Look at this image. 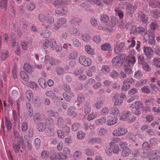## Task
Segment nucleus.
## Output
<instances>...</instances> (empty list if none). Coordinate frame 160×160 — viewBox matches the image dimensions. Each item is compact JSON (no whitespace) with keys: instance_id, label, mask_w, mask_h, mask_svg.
Returning a JSON list of instances; mask_svg holds the SVG:
<instances>
[{"instance_id":"55","label":"nucleus","mask_w":160,"mask_h":160,"mask_svg":"<svg viewBox=\"0 0 160 160\" xmlns=\"http://www.w3.org/2000/svg\"><path fill=\"white\" fill-rule=\"evenodd\" d=\"M119 74V73L116 70H113L110 73L109 75L112 78L115 79L118 77Z\"/></svg>"},{"instance_id":"25","label":"nucleus","mask_w":160,"mask_h":160,"mask_svg":"<svg viewBox=\"0 0 160 160\" xmlns=\"http://www.w3.org/2000/svg\"><path fill=\"white\" fill-rule=\"evenodd\" d=\"M8 0H1L0 2V8L6 11L7 9Z\"/></svg>"},{"instance_id":"47","label":"nucleus","mask_w":160,"mask_h":160,"mask_svg":"<svg viewBox=\"0 0 160 160\" xmlns=\"http://www.w3.org/2000/svg\"><path fill=\"white\" fill-rule=\"evenodd\" d=\"M142 68L144 70L149 72L151 71V68L147 62L142 65Z\"/></svg>"},{"instance_id":"9","label":"nucleus","mask_w":160,"mask_h":160,"mask_svg":"<svg viewBox=\"0 0 160 160\" xmlns=\"http://www.w3.org/2000/svg\"><path fill=\"white\" fill-rule=\"evenodd\" d=\"M112 100L115 101L114 104L115 106L120 105L123 102V100L119 98L118 93H116L112 98Z\"/></svg>"},{"instance_id":"15","label":"nucleus","mask_w":160,"mask_h":160,"mask_svg":"<svg viewBox=\"0 0 160 160\" xmlns=\"http://www.w3.org/2000/svg\"><path fill=\"white\" fill-rule=\"evenodd\" d=\"M61 7L58 8L55 10V12L56 14L58 15L65 14L67 12L68 9L65 7H63L62 8Z\"/></svg>"},{"instance_id":"37","label":"nucleus","mask_w":160,"mask_h":160,"mask_svg":"<svg viewBox=\"0 0 160 160\" xmlns=\"http://www.w3.org/2000/svg\"><path fill=\"white\" fill-rule=\"evenodd\" d=\"M128 57L129 58V59L128 62V63L130 66L131 65H132L135 63L136 62V60L134 56L131 55H129Z\"/></svg>"},{"instance_id":"39","label":"nucleus","mask_w":160,"mask_h":160,"mask_svg":"<svg viewBox=\"0 0 160 160\" xmlns=\"http://www.w3.org/2000/svg\"><path fill=\"white\" fill-rule=\"evenodd\" d=\"M146 30L145 28L142 27H137L134 30V31L138 32V33L143 34L144 33Z\"/></svg>"},{"instance_id":"29","label":"nucleus","mask_w":160,"mask_h":160,"mask_svg":"<svg viewBox=\"0 0 160 160\" xmlns=\"http://www.w3.org/2000/svg\"><path fill=\"white\" fill-rule=\"evenodd\" d=\"M6 126L8 130H10L12 128V123L9 119L5 116Z\"/></svg>"},{"instance_id":"43","label":"nucleus","mask_w":160,"mask_h":160,"mask_svg":"<svg viewBox=\"0 0 160 160\" xmlns=\"http://www.w3.org/2000/svg\"><path fill=\"white\" fill-rule=\"evenodd\" d=\"M117 122V119L115 117L112 118L107 121V124L108 125H112Z\"/></svg>"},{"instance_id":"56","label":"nucleus","mask_w":160,"mask_h":160,"mask_svg":"<svg viewBox=\"0 0 160 160\" xmlns=\"http://www.w3.org/2000/svg\"><path fill=\"white\" fill-rule=\"evenodd\" d=\"M47 15H45L42 14H39L38 15L39 20L42 22H45L46 21Z\"/></svg>"},{"instance_id":"31","label":"nucleus","mask_w":160,"mask_h":160,"mask_svg":"<svg viewBox=\"0 0 160 160\" xmlns=\"http://www.w3.org/2000/svg\"><path fill=\"white\" fill-rule=\"evenodd\" d=\"M140 90L142 92L147 94H149L151 92L150 87L148 85L144 86L142 88H141Z\"/></svg>"},{"instance_id":"45","label":"nucleus","mask_w":160,"mask_h":160,"mask_svg":"<svg viewBox=\"0 0 160 160\" xmlns=\"http://www.w3.org/2000/svg\"><path fill=\"white\" fill-rule=\"evenodd\" d=\"M149 38L150 39L148 41V43L151 46H154L155 45V36L154 35H153L152 36L149 37Z\"/></svg>"},{"instance_id":"2","label":"nucleus","mask_w":160,"mask_h":160,"mask_svg":"<svg viewBox=\"0 0 160 160\" xmlns=\"http://www.w3.org/2000/svg\"><path fill=\"white\" fill-rule=\"evenodd\" d=\"M12 143V147L15 152H19L20 149L22 147V148L24 147V143L23 140H13Z\"/></svg>"},{"instance_id":"42","label":"nucleus","mask_w":160,"mask_h":160,"mask_svg":"<svg viewBox=\"0 0 160 160\" xmlns=\"http://www.w3.org/2000/svg\"><path fill=\"white\" fill-rule=\"evenodd\" d=\"M138 62L140 65H142L146 63L145 61L144 57L142 55H140L138 56Z\"/></svg>"},{"instance_id":"49","label":"nucleus","mask_w":160,"mask_h":160,"mask_svg":"<svg viewBox=\"0 0 160 160\" xmlns=\"http://www.w3.org/2000/svg\"><path fill=\"white\" fill-rule=\"evenodd\" d=\"M46 95L47 96L50 97L51 98H55L57 97L56 94L52 91H49L46 92Z\"/></svg>"},{"instance_id":"44","label":"nucleus","mask_w":160,"mask_h":160,"mask_svg":"<svg viewBox=\"0 0 160 160\" xmlns=\"http://www.w3.org/2000/svg\"><path fill=\"white\" fill-rule=\"evenodd\" d=\"M103 106L102 101H100L96 102L93 105V107L97 109H100Z\"/></svg>"},{"instance_id":"22","label":"nucleus","mask_w":160,"mask_h":160,"mask_svg":"<svg viewBox=\"0 0 160 160\" xmlns=\"http://www.w3.org/2000/svg\"><path fill=\"white\" fill-rule=\"evenodd\" d=\"M118 19L114 17H112L111 18L110 21L109 22V25L108 26H111L112 27H114L118 23Z\"/></svg>"},{"instance_id":"53","label":"nucleus","mask_w":160,"mask_h":160,"mask_svg":"<svg viewBox=\"0 0 160 160\" xmlns=\"http://www.w3.org/2000/svg\"><path fill=\"white\" fill-rule=\"evenodd\" d=\"M85 100V98L83 95L82 94H79L77 97V102L80 103H82Z\"/></svg>"},{"instance_id":"14","label":"nucleus","mask_w":160,"mask_h":160,"mask_svg":"<svg viewBox=\"0 0 160 160\" xmlns=\"http://www.w3.org/2000/svg\"><path fill=\"white\" fill-rule=\"evenodd\" d=\"M131 115V112L129 111H124L123 112V114L120 118V119L123 121L128 122V119Z\"/></svg>"},{"instance_id":"3","label":"nucleus","mask_w":160,"mask_h":160,"mask_svg":"<svg viewBox=\"0 0 160 160\" xmlns=\"http://www.w3.org/2000/svg\"><path fill=\"white\" fill-rule=\"evenodd\" d=\"M127 129L121 126L119 127L117 129L114 130L112 134L114 136H118L125 135L127 132Z\"/></svg>"},{"instance_id":"21","label":"nucleus","mask_w":160,"mask_h":160,"mask_svg":"<svg viewBox=\"0 0 160 160\" xmlns=\"http://www.w3.org/2000/svg\"><path fill=\"white\" fill-rule=\"evenodd\" d=\"M24 70L29 73H32L33 71V68L32 66L28 63H25L24 66Z\"/></svg>"},{"instance_id":"33","label":"nucleus","mask_w":160,"mask_h":160,"mask_svg":"<svg viewBox=\"0 0 160 160\" xmlns=\"http://www.w3.org/2000/svg\"><path fill=\"white\" fill-rule=\"evenodd\" d=\"M110 114L115 115H118L119 114V111L118 109L116 107L112 108L109 111Z\"/></svg>"},{"instance_id":"7","label":"nucleus","mask_w":160,"mask_h":160,"mask_svg":"<svg viewBox=\"0 0 160 160\" xmlns=\"http://www.w3.org/2000/svg\"><path fill=\"white\" fill-rule=\"evenodd\" d=\"M52 152V151L50 152V158H52L53 159L55 158L59 160H63L66 159L67 158V156L61 152L57 153L55 155L53 153V156L52 155L51 156Z\"/></svg>"},{"instance_id":"23","label":"nucleus","mask_w":160,"mask_h":160,"mask_svg":"<svg viewBox=\"0 0 160 160\" xmlns=\"http://www.w3.org/2000/svg\"><path fill=\"white\" fill-rule=\"evenodd\" d=\"M100 20L101 21L105 22L106 25H109L108 24L109 17L108 15H102L101 16Z\"/></svg>"},{"instance_id":"38","label":"nucleus","mask_w":160,"mask_h":160,"mask_svg":"<svg viewBox=\"0 0 160 160\" xmlns=\"http://www.w3.org/2000/svg\"><path fill=\"white\" fill-rule=\"evenodd\" d=\"M56 71L57 74L58 75H62L65 73L64 68L61 66L57 67L56 69Z\"/></svg>"},{"instance_id":"17","label":"nucleus","mask_w":160,"mask_h":160,"mask_svg":"<svg viewBox=\"0 0 160 160\" xmlns=\"http://www.w3.org/2000/svg\"><path fill=\"white\" fill-rule=\"evenodd\" d=\"M75 108L73 106L69 107L67 111L68 115L70 116L74 117L76 115V113L75 112Z\"/></svg>"},{"instance_id":"20","label":"nucleus","mask_w":160,"mask_h":160,"mask_svg":"<svg viewBox=\"0 0 160 160\" xmlns=\"http://www.w3.org/2000/svg\"><path fill=\"white\" fill-rule=\"evenodd\" d=\"M42 119L43 118L41 117L40 113H36L34 114L33 119L35 123H37L38 122L41 121Z\"/></svg>"},{"instance_id":"36","label":"nucleus","mask_w":160,"mask_h":160,"mask_svg":"<svg viewBox=\"0 0 160 160\" xmlns=\"http://www.w3.org/2000/svg\"><path fill=\"white\" fill-rule=\"evenodd\" d=\"M63 123V118L61 117H59L57 119L56 125L58 127H62Z\"/></svg>"},{"instance_id":"50","label":"nucleus","mask_w":160,"mask_h":160,"mask_svg":"<svg viewBox=\"0 0 160 160\" xmlns=\"http://www.w3.org/2000/svg\"><path fill=\"white\" fill-rule=\"evenodd\" d=\"M49 41L48 44H49V46L52 48H53L57 46L56 42L53 39H50L49 40Z\"/></svg>"},{"instance_id":"13","label":"nucleus","mask_w":160,"mask_h":160,"mask_svg":"<svg viewBox=\"0 0 160 160\" xmlns=\"http://www.w3.org/2000/svg\"><path fill=\"white\" fill-rule=\"evenodd\" d=\"M101 49L103 51H108V52H112V48L110 44L108 43H106L101 46Z\"/></svg>"},{"instance_id":"63","label":"nucleus","mask_w":160,"mask_h":160,"mask_svg":"<svg viewBox=\"0 0 160 160\" xmlns=\"http://www.w3.org/2000/svg\"><path fill=\"white\" fill-rule=\"evenodd\" d=\"M47 19L46 22L51 24L54 22V19L53 17L49 16V14H48L47 15Z\"/></svg>"},{"instance_id":"10","label":"nucleus","mask_w":160,"mask_h":160,"mask_svg":"<svg viewBox=\"0 0 160 160\" xmlns=\"http://www.w3.org/2000/svg\"><path fill=\"white\" fill-rule=\"evenodd\" d=\"M114 142H111L109 145L107 146L105 149V152L107 154L108 156H111L112 155V147H113L114 146Z\"/></svg>"},{"instance_id":"51","label":"nucleus","mask_w":160,"mask_h":160,"mask_svg":"<svg viewBox=\"0 0 160 160\" xmlns=\"http://www.w3.org/2000/svg\"><path fill=\"white\" fill-rule=\"evenodd\" d=\"M58 137L59 138H64V132L63 130L61 129L58 130L57 131Z\"/></svg>"},{"instance_id":"32","label":"nucleus","mask_w":160,"mask_h":160,"mask_svg":"<svg viewBox=\"0 0 160 160\" xmlns=\"http://www.w3.org/2000/svg\"><path fill=\"white\" fill-rule=\"evenodd\" d=\"M136 135L132 132H129L128 135L127 137L129 140L136 142Z\"/></svg>"},{"instance_id":"35","label":"nucleus","mask_w":160,"mask_h":160,"mask_svg":"<svg viewBox=\"0 0 160 160\" xmlns=\"http://www.w3.org/2000/svg\"><path fill=\"white\" fill-rule=\"evenodd\" d=\"M56 133V131L53 128H49L47 132V135L49 137L54 136Z\"/></svg>"},{"instance_id":"24","label":"nucleus","mask_w":160,"mask_h":160,"mask_svg":"<svg viewBox=\"0 0 160 160\" xmlns=\"http://www.w3.org/2000/svg\"><path fill=\"white\" fill-rule=\"evenodd\" d=\"M82 21L81 18H74L71 20V23L72 24L76 25H79Z\"/></svg>"},{"instance_id":"57","label":"nucleus","mask_w":160,"mask_h":160,"mask_svg":"<svg viewBox=\"0 0 160 160\" xmlns=\"http://www.w3.org/2000/svg\"><path fill=\"white\" fill-rule=\"evenodd\" d=\"M35 7L36 5L35 3L34 2H32L27 5V8L28 10H32L35 8Z\"/></svg>"},{"instance_id":"12","label":"nucleus","mask_w":160,"mask_h":160,"mask_svg":"<svg viewBox=\"0 0 160 160\" xmlns=\"http://www.w3.org/2000/svg\"><path fill=\"white\" fill-rule=\"evenodd\" d=\"M137 8V6H134L130 3L128 4L126 7V9L128 11V13H133Z\"/></svg>"},{"instance_id":"19","label":"nucleus","mask_w":160,"mask_h":160,"mask_svg":"<svg viewBox=\"0 0 160 160\" xmlns=\"http://www.w3.org/2000/svg\"><path fill=\"white\" fill-rule=\"evenodd\" d=\"M110 70V66L107 65H103L101 69L102 72L105 74L109 73Z\"/></svg>"},{"instance_id":"48","label":"nucleus","mask_w":160,"mask_h":160,"mask_svg":"<svg viewBox=\"0 0 160 160\" xmlns=\"http://www.w3.org/2000/svg\"><path fill=\"white\" fill-rule=\"evenodd\" d=\"M42 35L45 38H49L51 35V32L48 30H44L43 31Z\"/></svg>"},{"instance_id":"34","label":"nucleus","mask_w":160,"mask_h":160,"mask_svg":"<svg viewBox=\"0 0 160 160\" xmlns=\"http://www.w3.org/2000/svg\"><path fill=\"white\" fill-rule=\"evenodd\" d=\"M13 133L15 139L14 140H23L22 137L19 135V132L17 130L14 129L13 130Z\"/></svg>"},{"instance_id":"40","label":"nucleus","mask_w":160,"mask_h":160,"mask_svg":"<svg viewBox=\"0 0 160 160\" xmlns=\"http://www.w3.org/2000/svg\"><path fill=\"white\" fill-rule=\"evenodd\" d=\"M69 32L71 34H76V35L79 34V32L78 29L75 27H72L70 28Z\"/></svg>"},{"instance_id":"59","label":"nucleus","mask_w":160,"mask_h":160,"mask_svg":"<svg viewBox=\"0 0 160 160\" xmlns=\"http://www.w3.org/2000/svg\"><path fill=\"white\" fill-rule=\"evenodd\" d=\"M85 50L88 53L90 54H93L94 53V51L90 46L88 45H86L85 47Z\"/></svg>"},{"instance_id":"64","label":"nucleus","mask_w":160,"mask_h":160,"mask_svg":"<svg viewBox=\"0 0 160 160\" xmlns=\"http://www.w3.org/2000/svg\"><path fill=\"white\" fill-rule=\"evenodd\" d=\"M85 136V133L81 131H79L77 134V138L79 139H82L84 138Z\"/></svg>"},{"instance_id":"1","label":"nucleus","mask_w":160,"mask_h":160,"mask_svg":"<svg viewBox=\"0 0 160 160\" xmlns=\"http://www.w3.org/2000/svg\"><path fill=\"white\" fill-rule=\"evenodd\" d=\"M125 55L121 54L119 56L116 57L112 59V65L113 67H121L125 65Z\"/></svg>"},{"instance_id":"18","label":"nucleus","mask_w":160,"mask_h":160,"mask_svg":"<svg viewBox=\"0 0 160 160\" xmlns=\"http://www.w3.org/2000/svg\"><path fill=\"white\" fill-rule=\"evenodd\" d=\"M131 152V150L128 147H125L122 149L121 155L123 157L129 156Z\"/></svg>"},{"instance_id":"46","label":"nucleus","mask_w":160,"mask_h":160,"mask_svg":"<svg viewBox=\"0 0 160 160\" xmlns=\"http://www.w3.org/2000/svg\"><path fill=\"white\" fill-rule=\"evenodd\" d=\"M60 0H56L53 3L55 7L56 8H62L63 6Z\"/></svg>"},{"instance_id":"54","label":"nucleus","mask_w":160,"mask_h":160,"mask_svg":"<svg viewBox=\"0 0 160 160\" xmlns=\"http://www.w3.org/2000/svg\"><path fill=\"white\" fill-rule=\"evenodd\" d=\"M141 18L142 23L144 24L146 23L148 21V17L146 16L144 13L142 12V15L141 16Z\"/></svg>"},{"instance_id":"8","label":"nucleus","mask_w":160,"mask_h":160,"mask_svg":"<svg viewBox=\"0 0 160 160\" xmlns=\"http://www.w3.org/2000/svg\"><path fill=\"white\" fill-rule=\"evenodd\" d=\"M66 18H59L57 21V24L54 26V29L56 30L60 28L66 22Z\"/></svg>"},{"instance_id":"62","label":"nucleus","mask_w":160,"mask_h":160,"mask_svg":"<svg viewBox=\"0 0 160 160\" xmlns=\"http://www.w3.org/2000/svg\"><path fill=\"white\" fill-rule=\"evenodd\" d=\"M123 85L122 88V92H126L130 88V86L129 84L127 83H124L123 82Z\"/></svg>"},{"instance_id":"28","label":"nucleus","mask_w":160,"mask_h":160,"mask_svg":"<svg viewBox=\"0 0 160 160\" xmlns=\"http://www.w3.org/2000/svg\"><path fill=\"white\" fill-rule=\"evenodd\" d=\"M20 75L21 78L25 82L29 80V77L28 75L24 71H22L20 73Z\"/></svg>"},{"instance_id":"6","label":"nucleus","mask_w":160,"mask_h":160,"mask_svg":"<svg viewBox=\"0 0 160 160\" xmlns=\"http://www.w3.org/2000/svg\"><path fill=\"white\" fill-rule=\"evenodd\" d=\"M125 43L123 42L118 43L116 42L114 46V52L116 54H118L122 52L124 50Z\"/></svg>"},{"instance_id":"27","label":"nucleus","mask_w":160,"mask_h":160,"mask_svg":"<svg viewBox=\"0 0 160 160\" xmlns=\"http://www.w3.org/2000/svg\"><path fill=\"white\" fill-rule=\"evenodd\" d=\"M46 128V125L43 122H39L38 125L37 129L39 132L45 130Z\"/></svg>"},{"instance_id":"52","label":"nucleus","mask_w":160,"mask_h":160,"mask_svg":"<svg viewBox=\"0 0 160 160\" xmlns=\"http://www.w3.org/2000/svg\"><path fill=\"white\" fill-rule=\"evenodd\" d=\"M142 106L143 105L141 102H135L134 107L133 108L141 109Z\"/></svg>"},{"instance_id":"61","label":"nucleus","mask_w":160,"mask_h":160,"mask_svg":"<svg viewBox=\"0 0 160 160\" xmlns=\"http://www.w3.org/2000/svg\"><path fill=\"white\" fill-rule=\"evenodd\" d=\"M26 95L27 99L29 100H30L32 97V91L29 90H27L26 93Z\"/></svg>"},{"instance_id":"26","label":"nucleus","mask_w":160,"mask_h":160,"mask_svg":"<svg viewBox=\"0 0 160 160\" xmlns=\"http://www.w3.org/2000/svg\"><path fill=\"white\" fill-rule=\"evenodd\" d=\"M106 122L105 117H102L100 119H97L95 121V123L97 125H102Z\"/></svg>"},{"instance_id":"4","label":"nucleus","mask_w":160,"mask_h":160,"mask_svg":"<svg viewBox=\"0 0 160 160\" xmlns=\"http://www.w3.org/2000/svg\"><path fill=\"white\" fill-rule=\"evenodd\" d=\"M79 62L83 65L85 66H89L92 63L91 60L86 56H81L79 58Z\"/></svg>"},{"instance_id":"11","label":"nucleus","mask_w":160,"mask_h":160,"mask_svg":"<svg viewBox=\"0 0 160 160\" xmlns=\"http://www.w3.org/2000/svg\"><path fill=\"white\" fill-rule=\"evenodd\" d=\"M143 51L144 54L147 57V58H149L152 53L153 52V50L150 47H144L143 48Z\"/></svg>"},{"instance_id":"5","label":"nucleus","mask_w":160,"mask_h":160,"mask_svg":"<svg viewBox=\"0 0 160 160\" xmlns=\"http://www.w3.org/2000/svg\"><path fill=\"white\" fill-rule=\"evenodd\" d=\"M138 92V89L135 88H133L131 89L128 92V94L131 97L127 100V102L129 103L134 100L137 98L136 96L134 95L137 93Z\"/></svg>"},{"instance_id":"60","label":"nucleus","mask_w":160,"mask_h":160,"mask_svg":"<svg viewBox=\"0 0 160 160\" xmlns=\"http://www.w3.org/2000/svg\"><path fill=\"white\" fill-rule=\"evenodd\" d=\"M82 153L80 151H77L74 153L73 156L76 159H78L81 158Z\"/></svg>"},{"instance_id":"30","label":"nucleus","mask_w":160,"mask_h":160,"mask_svg":"<svg viewBox=\"0 0 160 160\" xmlns=\"http://www.w3.org/2000/svg\"><path fill=\"white\" fill-rule=\"evenodd\" d=\"M88 142L92 144H100L101 143V139L100 138H94L90 139L88 141Z\"/></svg>"},{"instance_id":"58","label":"nucleus","mask_w":160,"mask_h":160,"mask_svg":"<svg viewBox=\"0 0 160 160\" xmlns=\"http://www.w3.org/2000/svg\"><path fill=\"white\" fill-rule=\"evenodd\" d=\"M150 145L147 142H144L142 144V148L145 150H149Z\"/></svg>"},{"instance_id":"16","label":"nucleus","mask_w":160,"mask_h":160,"mask_svg":"<svg viewBox=\"0 0 160 160\" xmlns=\"http://www.w3.org/2000/svg\"><path fill=\"white\" fill-rule=\"evenodd\" d=\"M84 106L85 113L86 114L89 113L91 109L89 102L88 101H86L84 104Z\"/></svg>"},{"instance_id":"41","label":"nucleus","mask_w":160,"mask_h":160,"mask_svg":"<svg viewBox=\"0 0 160 160\" xmlns=\"http://www.w3.org/2000/svg\"><path fill=\"white\" fill-rule=\"evenodd\" d=\"M150 144L153 146H156L158 144V139L155 138H153L149 140Z\"/></svg>"}]
</instances>
